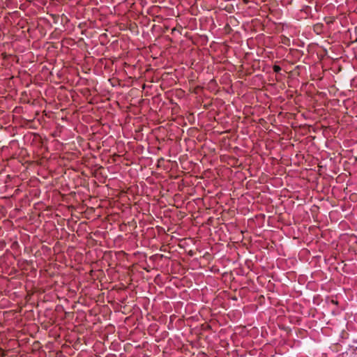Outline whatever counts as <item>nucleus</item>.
Returning <instances> with one entry per match:
<instances>
[{
    "instance_id": "nucleus-3",
    "label": "nucleus",
    "mask_w": 357,
    "mask_h": 357,
    "mask_svg": "<svg viewBox=\"0 0 357 357\" xmlns=\"http://www.w3.org/2000/svg\"><path fill=\"white\" fill-rule=\"evenodd\" d=\"M90 210H91V213L92 212V211L93 210V208L92 207L90 208Z\"/></svg>"
},
{
    "instance_id": "nucleus-2",
    "label": "nucleus",
    "mask_w": 357,
    "mask_h": 357,
    "mask_svg": "<svg viewBox=\"0 0 357 357\" xmlns=\"http://www.w3.org/2000/svg\"><path fill=\"white\" fill-rule=\"evenodd\" d=\"M244 3H248L250 2V0H243Z\"/></svg>"
},
{
    "instance_id": "nucleus-1",
    "label": "nucleus",
    "mask_w": 357,
    "mask_h": 357,
    "mask_svg": "<svg viewBox=\"0 0 357 357\" xmlns=\"http://www.w3.org/2000/svg\"><path fill=\"white\" fill-rule=\"evenodd\" d=\"M281 70V68L279 66L275 65L273 66V71L275 73H279Z\"/></svg>"
}]
</instances>
